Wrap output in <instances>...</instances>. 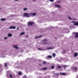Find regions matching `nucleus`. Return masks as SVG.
I'll list each match as a JSON object with an SVG mask.
<instances>
[{"label":"nucleus","instance_id":"f257e3e1","mask_svg":"<svg viewBox=\"0 0 78 78\" xmlns=\"http://www.w3.org/2000/svg\"><path fill=\"white\" fill-rule=\"evenodd\" d=\"M34 23V22H32L31 21L27 23L28 26H32Z\"/></svg>","mask_w":78,"mask_h":78},{"label":"nucleus","instance_id":"412c9836","mask_svg":"<svg viewBox=\"0 0 78 78\" xmlns=\"http://www.w3.org/2000/svg\"><path fill=\"white\" fill-rule=\"evenodd\" d=\"M48 68H42V69H41V70H46V69H48Z\"/></svg>","mask_w":78,"mask_h":78},{"label":"nucleus","instance_id":"a211bd4d","mask_svg":"<svg viewBox=\"0 0 78 78\" xmlns=\"http://www.w3.org/2000/svg\"><path fill=\"white\" fill-rule=\"evenodd\" d=\"M52 56L53 57H55V56H56V54H55V53H54L52 54Z\"/></svg>","mask_w":78,"mask_h":78},{"label":"nucleus","instance_id":"f3484780","mask_svg":"<svg viewBox=\"0 0 78 78\" xmlns=\"http://www.w3.org/2000/svg\"><path fill=\"white\" fill-rule=\"evenodd\" d=\"M25 32H23L22 33H21V34H20V36H21V35H23V34H25Z\"/></svg>","mask_w":78,"mask_h":78},{"label":"nucleus","instance_id":"ddd939ff","mask_svg":"<svg viewBox=\"0 0 78 78\" xmlns=\"http://www.w3.org/2000/svg\"><path fill=\"white\" fill-rule=\"evenodd\" d=\"M47 62H46L45 61H43L42 63L44 65H45V64H47Z\"/></svg>","mask_w":78,"mask_h":78},{"label":"nucleus","instance_id":"f8f14e48","mask_svg":"<svg viewBox=\"0 0 78 78\" xmlns=\"http://www.w3.org/2000/svg\"><path fill=\"white\" fill-rule=\"evenodd\" d=\"M60 73L61 74V75H66V73Z\"/></svg>","mask_w":78,"mask_h":78},{"label":"nucleus","instance_id":"c756f323","mask_svg":"<svg viewBox=\"0 0 78 78\" xmlns=\"http://www.w3.org/2000/svg\"><path fill=\"white\" fill-rule=\"evenodd\" d=\"M35 15H36V14L35 13H34L32 14V16H35Z\"/></svg>","mask_w":78,"mask_h":78},{"label":"nucleus","instance_id":"20e7f679","mask_svg":"<svg viewBox=\"0 0 78 78\" xmlns=\"http://www.w3.org/2000/svg\"><path fill=\"white\" fill-rule=\"evenodd\" d=\"M72 23H74V25L76 26H78V22H75V21H73L72 22Z\"/></svg>","mask_w":78,"mask_h":78},{"label":"nucleus","instance_id":"39448f33","mask_svg":"<svg viewBox=\"0 0 78 78\" xmlns=\"http://www.w3.org/2000/svg\"><path fill=\"white\" fill-rule=\"evenodd\" d=\"M16 27H15L14 26H11L10 27H9V29H16Z\"/></svg>","mask_w":78,"mask_h":78},{"label":"nucleus","instance_id":"7c9ffc66","mask_svg":"<svg viewBox=\"0 0 78 78\" xmlns=\"http://www.w3.org/2000/svg\"><path fill=\"white\" fill-rule=\"evenodd\" d=\"M23 78H27V76H23Z\"/></svg>","mask_w":78,"mask_h":78},{"label":"nucleus","instance_id":"ea45409f","mask_svg":"<svg viewBox=\"0 0 78 78\" xmlns=\"http://www.w3.org/2000/svg\"><path fill=\"white\" fill-rule=\"evenodd\" d=\"M15 1H18L19 0H14Z\"/></svg>","mask_w":78,"mask_h":78},{"label":"nucleus","instance_id":"2f4dec72","mask_svg":"<svg viewBox=\"0 0 78 78\" xmlns=\"http://www.w3.org/2000/svg\"><path fill=\"white\" fill-rule=\"evenodd\" d=\"M69 19H70V20H72V19L71 18H70V17H68Z\"/></svg>","mask_w":78,"mask_h":78},{"label":"nucleus","instance_id":"9b49d317","mask_svg":"<svg viewBox=\"0 0 78 78\" xmlns=\"http://www.w3.org/2000/svg\"><path fill=\"white\" fill-rule=\"evenodd\" d=\"M62 67H63V68H66V67H68V66L66 65H63L62 66Z\"/></svg>","mask_w":78,"mask_h":78},{"label":"nucleus","instance_id":"a878e982","mask_svg":"<svg viewBox=\"0 0 78 78\" xmlns=\"http://www.w3.org/2000/svg\"><path fill=\"white\" fill-rule=\"evenodd\" d=\"M10 78H12V74H10Z\"/></svg>","mask_w":78,"mask_h":78},{"label":"nucleus","instance_id":"9d476101","mask_svg":"<svg viewBox=\"0 0 78 78\" xmlns=\"http://www.w3.org/2000/svg\"><path fill=\"white\" fill-rule=\"evenodd\" d=\"M55 6L56 7H58V8H61V6L59 5H55Z\"/></svg>","mask_w":78,"mask_h":78},{"label":"nucleus","instance_id":"423d86ee","mask_svg":"<svg viewBox=\"0 0 78 78\" xmlns=\"http://www.w3.org/2000/svg\"><path fill=\"white\" fill-rule=\"evenodd\" d=\"M75 35H76V36H74V37H75V38H76V37H78V33L76 32L75 34Z\"/></svg>","mask_w":78,"mask_h":78},{"label":"nucleus","instance_id":"0eeeda50","mask_svg":"<svg viewBox=\"0 0 78 78\" xmlns=\"http://www.w3.org/2000/svg\"><path fill=\"white\" fill-rule=\"evenodd\" d=\"M78 56V54L76 52L74 53V57H76Z\"/></svg>","mask_w":78,"mask_h":78},{"label":"nucleus","instance_id":"393cba45","mask_svg":"<svg viewBox=\"0 0 78 78\" xmlns=\"http://www.w3.org/2000/svg\"><path fill=\"white\" fill-rule=\"evenodd\" d=\"M29 15L30 16H33V14L32 13H29Z\"/></svg>","mask_w":78,"mask_h":78},{"label":"nucleus","instance_id":"6e6552de","mask_svg":"<svg viewBox=\"0 0 78 78\" xmlns=\"http://www.w3.org/2000/svg\"><path fill=\"white\" fill-rule=\"evenodd\" d=\"M47 50H52L53 48L51 47H48L47 48Z\"/></svg>","mask_w":78,"mask_h":78},{"label":"nucleus","instance_id":"4468645a","mask_svg":"<svg viewBox=\"0 0 78 78\" xmlns=\"http://www.w3.org/2000/svg\"><path fill=\"white\" fill-rule=\"evenodd\" d=\"M13 47H14V48H15L16 49H19V48L16 46H13Z\"/></svg>","mask_w":78,"mask_h":78},{"label":"nucleus","instance_id":"b1692460","mask_svg":"<svg viewBox=\"0 0 78 78\" xmlns=\"http://www.w3.org/2000/svg\"><path fill=\"white\" fill-rule=\"evenodd\" d=\"M54 75H59V74L58 73H55Z\"/></svg>","mask_w":78,"mask_h":78},{"label":"nucleus","instance_id":"aec40b11","mask_svg":"<svg viewBox=\"0 0 78 78\" xmlns=\"http://www.w3.org/2000/svg\"><path fill=\"white\" fill-rule=\"evenodd\" d=\"M5 20H6V19H3V18H2L1 19V20L2 21H5Z\"/></svg>","mask_w":78,"mask_h":78},{"label":"nucleus","instance_id":"f704fd0d","mask_svg":"<svg viewBox=\"0 0 78 78\" xmlns=\"http://www.w3.org/2000/svg\"><path fill=\"white\" fill-rule=\"evenodd\" d=\"M29 37V36L28 35H26L25 36V37Z\"/></svg>","mask_w":78,"mask_h":78},{"label":"nucleus","instance_id":"7ed1b4c3","mask_svg":"<svg viewBox=\"0 0 78 78\" xmlns=\"http://www.w3.org/2000/svg\"><path fill=\"white\" fill-rule=\"evenodd\" d=\"M43 44L44 45H45V44H48V43L47 42V40L46 39H44L43 40Z\"/></svg>","mask_w":78,"mask_h":78},{"label":"nucleus","instance_id":"4c0bfd02","mask_svg":"<svg viewBox=\"0 0 78 78\" xmlns=\"http://www.w3.org/2000/svg\"><path fill=\"white\" fill-rule=\"evenodd\" d=\"M39 66H42V65H41V64H39Z\"/></svg>","mask_w":78,"mask_h":78},{"label":"nucleus","instance_id":"79ce46f5","mask_svg":"<svg viewBox=\"0 0 78 78\" xmlns=\"http://www.w3.org/2000/svg\"><path fill=\"white\" fill-rule=\"evenodd\" d=\"M59 1H58V3H59Z\"/></svg>","mask_w":78,"mask_h":78},{"label":"nucleus","instance_id":"72a5a7b5","mask_svg":"<svg viewBox=\"0 0 78 78\" xmlns=\"http://www.w3.org/2000/svg\"><path fill=\"white\" fill-rule=\"evenodd\" d=\"M49 1H50V2H54V0H49Z\"/></svg>","mask_w":78,"mask_h":78},{"label":"nucleus","instance_id":"5701e85b","mask_svg":"<svg viewBox=\"0 0 78 78\" xmlns=\"http://www.w3.org/2000/svg\"><path fill=\"white\" fill-rule=\"evenodd\" d=\"M57 67L58 69H61V66H57Z\"/></svg>","mask_w":78,"mask_h":78},{"label":"nucleus","instance_id":"c9c22d12","mask_svg":"<svg viewBox=\"0 0 78 78\" xmlns=\"http://www.w3.org/2000/svg\"><path fill=\"white\" fill-rule=\"evenodd\" d=\"M66 51L65 50H63V52H66Z\"/></svg>","mask_w":78,"mask_h":78},{"label":"nucleus","instance_id":"6ab92c4d","mask_svg":"<svg viewBox=\"0 0 78 78\" xmlns=\"http://www.w3.org/2000/svg\"><path fill=\"white\" fill-rule=\"evenodd\" d=\"M51 68L52 69H55V66H51Z\"/></svg>","mask_w":78,"mask_h":78},{"label":"nucleus","instance_id":"58836bf2","mask_svg":"<svg viewBox=\"0 0 78 78\" xmlns=\"http://www.w3.org/2000/svg\"><path fill=\"white\" fill-rule=\"evenodd\" d=\"M17 30H19V27H17Z\"/></svg>","mask_w":78,"mask_h":78},{"label":"nucleus","instance_id":"a19ab883","mask_svg":"<svg viewBox=\"0 0 78 78\" xmlns=\"http://www.w3.org/2000/svg\"><path fill=\"white\" fill-rule=\"evenodd\" d=\"M73 20H75V19H73Z\"/></svg>","mask_w":78,"mask_h":78},{"label":"nucleus","instance_id":"473e14b6","mask_svg":"<svg viewBox=\"0 0 78 78\" xmlns=\"http://www.w3.org/2000/svg\"><path fill=\"white\" fill-rule=\"evenodd\" d=\"M4 65H5V67H7V65H6V63H5L4 64Z\"/></svg>","mask_w":78,"mask_h":78},{"label":"nucleus","instance_id":"4be33fe9","mask_svg":"<svg viewBox=\"0 0 78 78\" xmlns=\"http://www.w3.org/2000/svg\"><path fill=\"white\" fill-rule=\"evenodd\" d=\"M18 75H22V72H19L18 73Z\"/></svg>","mask_w":78,"mask_h":78},{"label":"nucleus","instance_id":"dca6fc26","mask_svg":"<svg viewBox=\"0 0 78 78\" xmlns=\"http://www.w3.org/2000/svg\"><path fill=\"white\" fill-rule=\"evenodd\" d=\"M47 58H52V56L50 55H48L47 56Z\"/></svg>","mask_w":78,"mask_h":78},{"label":"nucleus","instance_id":"c85d7f7f","mask_svg":"<svg viewBox=\"0 0 78 78\" xmlns=\"http://www.w3.org/2000/svg\"><path fill=\"white\" fill-rule=\"evenodd\" d=\"M73 69H75L76 70H77V68L76 67H74L73 68Z\"/></svg>","mask_w":78,"mask_h":78},{"label":"nucleus","instance_id":"1a4fd4ad","mask_svg":"<svg viewBox=\"0 0 78 78\" xmlns=\"http://www.w3.org/2000/svg\"><path fill=\"white\" fill-rule=\"evenodd\" d=\"M8 37H12V34H8Z\"/></svg>","mask_w":78,"mask_h":78},{"label":"nucleus","instance_id":"2eb2a0df","mask_svg":"<svg viewBox=\"0 0 78 78\" xmlns=\"http://www.w3.org/2000/svg\"><path fill=\"white\" fill-rule=\"evenodd\" d=\"M42 35H41L40 36H39V37H36L35 38L36 39H37L38 38H39L40 37H42Z\"/></svg>","mask_w":78,"mask_h":78},{"label":"nucleus","instance_id":"cd10ccee","mask_svg":"<svg viewBox=\"0 0 78 78\" xmlns=\"http://www.w3.org/2000/svg\"><path fill=\"white\" fill-rule=\"evenodd\" d=\"M38 49L39 50H43L41 48H38Z\"/></svg>","mask_w":78,"mask_h":78},{"label":"nucleus","instance_id":"c03bdc74","mask_svg":"<svg viewBox=\"0 0 78 78\" xmlns=\"http://www.w3.org/2000/svg\"><path fill=\"white\" fill-rule=\"evenodd\" d=\"M2 9L1 8H0V9Z\"/></svg>","mask_w":78,"mask_h":78},{"label":"nucleus","instance_id":"37998d69","mask_svg":"<svg viewBox=\"0 0 78 78\" xmlns=\"http://www.w3.org/2000/svg\"><path fill=\"white\" fill-rule=\"evenodd\" d=\"M25 41H27V40H25Z\"/></svg>","mask_w":78,"mask_h":78},{"label":"nucleus","instance_id":"bb28decb","mask_svg":"<svg viewBox=\"0 0 78 78\" xmlns=\"http://www.w3.org/2000/svg\"><path fill=\"white\" fill-rule=\"evenodd\" d=\"M23 10H24V11H26V10H27V8H24L23 9Z\"/></svg>","mask_w":78,"mask_h":78},{"label":"nucleus","instance_id":"f03ea898","mask_svg":"<svg viewBox=\"0 0 78 78\" xmlns=\"http://www.w3.org/2000/svg\"><path fill=\"white\" fill-rule=\"evenodd\" d=\"M24 17H29L30 16L29 15V13H24Z\"/></svg>","mask_w":78,"mask_h":78},{"label":"nucleus","instance_id":"e433bc0d","mask_svg":"<svg viewBox=\"0 0 78 78\" xmlns=\"http://www.w3.org/2000/svg\"><path fill=\"white\" fill-rule=\"evenodd\" d=\"M4 39H7V37H5L4 38Z\"/></svg>","mask_w":78,"mask_h":78}]
</instances>
